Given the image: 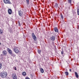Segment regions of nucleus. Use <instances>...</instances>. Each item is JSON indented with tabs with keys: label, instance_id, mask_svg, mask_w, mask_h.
Segmentation results:
<instances>
[{
	"label": "nucleus",
	"instance_id": "4be33fe9",
	"mask_svg": "<svg viewBox=\"0 0 79 79\" xmlns=\"http://www.w3.org/2000/svg\"><path fill=\"white\" fill-rule=\"evenodd\" d=\"M11 56H15V54H13V53H12V54H11Z\"/></svg>",
	"mask_w": 79,
	"mask_h": 79
},
{
	"label": "nucleus",
	"instance_id": "c85d7f7f",
	"mask_svg": "<svg viewBox=\"0 0 79 79\" xmlns=\"http://www.w3.org/2000/svg\"><path fill=\"white\" fill-rule=\"evenodd\" d=\"M77 27L78 29H79V25H78L77 26Z\"/></svg>",
	"mask_w": 79,
	"mask_h": 79
},
{
	"label": "nucleus",
	"instance_id": "f257e3e1",
	"mask_svg": "<svg viewBox=\"0 0 79 79\" xmlns=\"http://www.w3.org/2000/svg\"><path fill=\"white\" fill-rule=\"evenodd\" d=\"M7 76V73L5 72H2L0 73V76L2 78L6 77Z\"/></svg>",
	"mask_w": 79,
	"mask_h": 79
},
{
	"label": "nucleus",
	"instance_id": "b1692460",
	"mask_svg": "<svg viewBox=\"0 0 79 79\" xmlns=\"http://www.w3.org/2000/svg\"><path fill=\"white\" fill-rule=\"evenodd\" d=\"M26 2L27 3V4H29V0H26Z\"/></svg>",
	"mask_w": 79,
	"mask_h": 79
},
{
	"label": "nucleus",
	"instance_id": "c756f323",
	"mask_svg": "<svg viewBox=\"0 0 79 79\" xmlns=\"http://www.w3.org/2000/svg\"><path fill=\"white\" fill-rule=\"evenodd\" d=\"M69 71H71V69H69Z\"/></svg>",
	"mask_w": 79,
	"mask_h": 79
},
{
	"label": "nucleus",
	"instance_id": "7c9ffc66",
	"mask_svg": "<svg viewBox=\"0 0 79 79\" xmlns=\"http://www.w3.org/2000/svg\"><path fill=\"white\" fill-rule=\"evenodd\" d=\"M31 76L32 77H32V75L31 74Z\"/></svg>",
	"mask_w": 79,
	"mask_h": 79
},
{
	"label": "nucleus",
	"instance_id": "4468645a",
	"mask_svg": "<svg viewBox=\"0 0 79 79\" xmlns=\"http://www.w3.org/2000/svg\"><path fill=\"white\" fill-rule=\"evenodd\" d=\"M68 3H69V4H71V3L72 2V0H68Z\"/></svg>",
	"mask_w": 79,
	"mask_h": 79
},
{
	"label": "nucleus",
	"instance_id": "423d86ee",
	"mask_svg": "<svg viewBox=\"0 0 79 79\" xmlns=\"http://www.w3.org/2000/svg\"><path fill=\"white\" fill-rule=\"evenodd\" d=\"M50 40H51L52 41H54L55 40V37L54 36L52 35L50 38Z\"/></svg>",
	"mask_w": 79,
	"mask_h": 79
},
{
	"label": "nucleus",
	"instance_id": "cd10ccee",
	"mask_svg": "<svg viewBox=\"0 0 79 79\" xmlns=\"http://www.w3.org/2000/svg\"><path fill=\"white\" fill-rule=\"evenodd\" d=\"M25 79H30V78H29L28 77H27L25 78Z\"/></svg>",
	"mask_w": 79,
	"mask_h": 79
},
{
	"label": "nucleus",
	"instance_id": "9b49d317",
	"mask_svg": "<svg viewBox=\"0 0 79 79\" xmlns=\"http://www.w3.org/2000/svg\"><path fill=\"white\" fill-rule=\"evenodd\" d=\"M41 52L42 51L41 50L38 49L37 50V52H38V53L40 55V53H41Z\"/></svg>",
	"mask_w": 79,
	"mask_h": 79
},
{
	"label": "nucleus",
	"instance_id": "7ed1b4c3",
	"mask_svg": "<svg viewBox=\"0 0 79 79\" xmlns=\"http://www.w3.org/2000/svg\"><path fill=\"white\" fill-rule=\"evenodd\" d=\"M12 76L13 79H18V77H17V76H16V74L15 73H12Z\"/></svg>",
	"mask_w": 79,
	"mask_h": 79
},
{
	"label": "nucleus",
	"instance_id": "a211bd4d",
	"mask_svg": "<svg viewBox=\"0 0 79 79\" xmlns=\"http://www.w3.org/2000/svg\"><path fill=\"white\" fill-rule=\"evenodd\" d=\"M65 75L66 76H68V75H69V73L67 72H65Z\"/></svg>",
	"mask_w": 79,
	"mask_h": 79
},
{
	"label": "nucleus",
	"instance_id": "473e14b6",
	"mask_svg": "<svg viewBox=\"0 0 79 79\" xmlns=\"http://www.w3.org/2000/svg\"><path fill=\"white\" fill-rule=\"evenodd\" d=\"M75 13H76V12H75Z\"/></svg>",
	"mask_w": 79,
	"mask_h": 79
},
{
	"label": "nucleus",
	"instance_id": "412c9836",
	"mask_svg": "<svg viewBox=\"0 0 79 79\" xmlns=\"http://www.w3.org/2000/svg\"><path fill=\"white\" fill-rule=\"evenodd\" d=\"M18 23L19 24V26H21V23H20L19 21H18Z\"/></svg>",
	"mask_w": 79,
	"mask_h": 79
},
{
	"label": "nucleus",
	"instance_id": "2eb2a0df",
	"mask_svg": "<svg viewBox=\"0 0 79 79\" xmlns=\"http://www.w3.org/2000/svg\"><path fill=\"white\" fill-rule=\"evenodd\" d=\"M40 70L42 73H44V69H43L42 68Z\"/></svg>",
	"mask_w": 79,
	"mask_h": 79
},
{
	"label": "nucleus",
	"instance_id": "5701e85b",
	"mask_svg": "<svg viewBox=\"0 0 79 79\" xmlns=\"http://www.w3.org/2000/svg\"><path fill=\"white\" fill-rule=\"evenodd\" d=\"M55 6L56 7H58V4H57V3H56L55 4Z\"/></svg>",
	"mask_w": 79,
	"mask_h": 79
},
{
	"label": "nucleus",
	"instance_id": "aec40b11",
	"mask_svg": "<svg viewBox=\"0 0 79 79\" xmlns=\"http://www.w3.org/2000/svg\"><path fill=\"white\" fill-rule=\"evenodd\" d=\"M77 14L78 16H79V9H77Z\"/></svg>",
	"mask_w": 79,
	"mask_h": 79
},
{
	"label": "nucleus",
	"instance_id": "dca6fc26",
	"mask_svg": "<svg viewBox=\"0 0 79 79\" xmlns=\"http://www.w3.org/2000/svg\"><path fill=\"white\" fill-rule=\"evenodd\" d=\"M22 75H23V76H26V72H23Z\"/></svg>",
	"mask_w": 79,
	"mask_h": 79
},
{
	"label": "nucleus",
	"instance_id": "9d476101",
	"mask_svg": "<svg viewBox=\"0 0 79 79\" xmlns=\"http://www.w3.org/2000/svg\"><path fill=\"white\" fill-rule=\"evenodd\" d=\"M54 31L56 32H58V29L57 27H56L54 28Z\"/></svg>",
	"mask_w": 79,
	"mask_h": 79
},
{
	"label": "nucleus",
	"instance_id": "6ab92c4d",
	"mask_svg": "<svg viewBox=\"0 0 79 79\" xmlns=\"http://www.w3.org/2000/svg\"><path fill=\"white\" fill-rule=\"evenodd\" d=\"M2 64L0 63V69H2Z\"/></svg>",
	"mask_w": 79,
	"mask_h": 79
},
{
	"label": "nucleus",
	"instance_id": "393cba45",
	"mask_svg": "<svg viewBox=\"0 0 79 79\" xmlns=\"http://www.w3.org/2000/svg\"><path fill=\"white\" fill-rule=\"evenodd\" d=\"M63 53H64V51H63V50L61 52V54L62 55H63Z\"/></svg>",
	"mask_w": 79,
	"mask_h": 79
},
{
	"label": "nucleus",
	"instance_id": "0eeeda50",
	"mask_svg": "<svg viewBox=\"0 0 79 79\" xmlns=\"http://www.w3.org/2000/svg\"><path fill=\"white\" fill-rule=\"evenodd\" d=\"M14 51L16 53H18L19 52V50L17 48H14Z\"/></svg>",
	"mask_w": 79,
	"mask_h": 79
},
{
	"label": "nucleus",
	"instance_id": "bb28decb",
	"mask_svg": "<svg viewBox=\"0 0 79 79\" xmlns=\"http://www.w3.org/2000/svg\"><path fill=\"white\" fill-rule=\"evenodd\" d=\"M61 16L62 19H63V15H61Z\"/></svg>",
	"mask_w": 79,
	"mask_h": 79
},
{
	"label": "nucleus",
	"instance_id": "6e6552de",
	"mask_svg": "<svg viewBox=\"0 0 79 79\" xmlns=\"http://www.w3.org/2000/svg\"><path fill=\"white\" fill-rule=\"evenodd\" d=\"M8 13L9 15H11L12 13V10L11 9H9L8 10Z\"/></svg>",
	"mask_w": 79,
	"mask_h": 79
},
{
	"label": "nucleus",
	"instance_id": "f8f14e48",
	"mask_svg": "<svg viewBox=\"0 0 79 79\" xmlns=\"http://www.w3.org/2000/svg\"><path fill=\"white\" fill-rule=\"evenodd\" d=\"M75 74L77 78H78V77H79V75H78L77 73L76 72H75Z\"/></svg>",
	"mask_w": 79,
	"mask_h": 79
},
{
	"label": "nucleus",
	"instance_id": "ddd939ff",
	"mask_svg": "<svg viewBox=\"0 0 79 79\" xmlns=\"http://www.w3.org/2000/svg\"><path fill=\"white\" fill-rule=\"evenodd\" d=\"M6 53L7 52L6 51H3V54L4 55H6Z\"/></svg>",
	"mask_w": 79,
	"mask_h": 79
},
{
	"label": "nucleus",
	"instance_id": "1a4fd4ad",
	"mask_svg": "<svg viewBox=\"0 0 79 79\" xmlns=\"http://www.w3.org/2000/svg\"><path fill=\"white\" fill-rule=\"evenodd\" d=\"M8 52L9 53L10 55H11V54H12V51H11V49H10V48H8Z\"/></svg>",
	"mask_w": 79,
	"mask_h": 79
},
{
	"label": "nucleus",
	"instance_id": "20e7f679",
	"mask_svg": "<svg viewBox=\"0 0 79 79\" xmlns=\"http://www.w3.org/2000/svg\"><path fill=\"white\" fill-rule=\"evenodd\" d=\"M18 14L20 17H23V12L21 10H19L18 11Z\"/></svg>",
	"mask_w": 79,
	"mask_h": 79
},
{
	"label": "nucleus",
	"instance_id": "f3484780",
	"mask_svg": "<svg viewBox=\"0 0 79 79\" xmlns=\"http://www.w3.org/2000/svg\"><path fill=\"white\" fill-rule=\"evenodd\" d=\"M3 34V30L0 29V34Z\"/></svg>",
	"mask_w": 79,
	"mask_h": 79
},
{
	"label": "nucleus",
	"instance_id": "f03ea898",
	"mask_svg": "<svg viewBox=\"0 0 79 79\" xmlns=\"http://www.w3.org/2000/svg\"><path fill=\"white\" fill-rule=\"evenodd\" d=\"M31 37L35 41H36L37 40V37H36V36L35 35V34L34 33H32Z\"/></svg>",
	"mask_w": 79,
	"mask_h": 79
},
{
	"label": "nucleus",
	"instance_id": "2f4dec72",
	"mask_svg": "<svg viewBox=\"0 0 79 79\" xmlns=\"http://www.w3.org/2000/svg\"><path fill=\"white\" fill-rule=\"evenodd\" d=\"M1 45V43L0 42V45Z\"/></svg>",
	"mask_w": 79,
	"mask_h": 79
},
{
	"label": "nucleus",
	"instance_id": "a878e982",
	"mask_svg": "<svg viewBox=\"0 0 79 79\" xmlns=\"http://www.w3.org/2000/svg\"><path fill=\"white\" fill-rule=\"evenodd\" d=\"M13 69H15V70H16L17 69H16V67H13Z\"/></svg>",
	"mask_w": 79,
	"mask_h": 79
},
{
	"label": "nucleus",
	"instance_id": "39448f33",
	"mask_svg": "<svg viewBox=\"0 0 79 79\" xmlns=\"http://www.w3.org/2000/svg\"><path fill=\"white\" fill-rule=\"evenodd\" d=\"M4 2L6 4H11V2L10 0H3Z\"/></svg>",
	"mask_w": 79,
	"mask_h": 79
}]
</instances>
